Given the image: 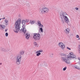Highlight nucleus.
Returning <instances> with one entry per match:
<instances>
[{"mask_svg":"<svg viewBox=\"0 0 80 80\" xmlns=\"http://www.w3.org/2000/svg\"><path fill=\"white\" fill-rule=\"evenodd\" d=\"M66 15H68V14L65 12H60V17L62 22V23L65 22L68 25H70V23H69V19Z\"/></svg>","mask_w":80,"mask_h":80,"instance_id":"obj_1","label":"nucleus"},{"mask_svg":"<svg viewBox=\"0 0 80 80\" xmlns=\"http://www.w3.org/2000/svg\"><path fill=\"white\" fill-rule=\"evenodd\" d=\"M26 22H28V21H27V20H22V24L23 25V26H22V28H21L20 30V31H22L24 34L26 33V32H27V29L25 28V27L26 23Z\"/></svg>","mask_w":80,"mask_h":80,"instance_id":"obj_2","label":"nucleus"},{"mask_svg":"<svg viewBox=\"0 0 80 80\" xmlns=\"http://www.w3.org/2000/svg\"><path fill=\"white\" fill-rule=\"evenodd\" d=\"M21 23V19H19L15 23L16 27L15 30H20V25Z\"/></svg>","mask_w":80,"mask_h":80,"instance_id":"obj_3","label":"nucleus"},{"mask_svg":"<svg viewBox=\"0 0 80 80\" xmlns=\"http://www.w3.org/2000/svg\"><path fill=\"white\" fill-rule=\"evenodd\" d=\"M22 60V56L20 54H18L16 58V63L17 65H19L20 64Z\"/></svg>","mask_w":80,"mask_h":80,"instance_id":"obj_4","label":"nucleus"},{"mask_svg":"<svg viewBox=\"0 0 80 80\" xmlns=\"http://www.w3.org/2000/svg\"><path fill=\"white\" fill-rule=\"evenodd\" d=\"M33 38L35 40H40V34L39 33H34Z\"/></svg>","mask_w":80,"mask_h":80,"instance_id":"obj_5","label":"nucleus"},{"mask_svg":"<svg viewBox=\"0 0 80 80\" xmlns=\"http://www.w3.org/2000/svg\"><path fill=\"white\" fill-rule=\"evenodd\" d=\"M61 59L62 61H63V62H65V63H67L68 64H69V63H70V62L68 60V58H64L63 57H61Z\"/></svg>","mask_w":80,"mask_h":80,"instance_id":"obj_6","label":"nucleus"},{"mask_svg":"<svg viewBox=\"0 0 80 80\" xmlns=\"http://www.w3.org/2000/svg\"><path fill=\"white\" fill-rule=\"evenodd\" d=\"M49 11L48 8H42L41 9V12L42 13H47Z\"/></svg>","mask_w":80,"mask_h":80,"instance_id":"obj_7","label":"nucleus"},{"mask_svg":"<svg viewBox=\"0 0 80 80\" xmlns=\"http://www.w3.org/2000/svg\"><path fill=\"white\" fill-rule=\"evenodd\" d=\"M58 45L59 47L61 48L62 50H64V49H65V46L63 43L62 42H59Z\"/></svg>","mask_w":80,"mask_h":80,"instance_id":"obj_8","label":"nucleus"},{"mask_svg":"<svg viewBox=\"0 0 80 80\" xmlns=\"http://www.w3.org/2000/svg\"><path fill=\"white\" fill-rule=\"evenodd\" d=\"M70 32V29L69 28H67L65 30H64L65 33L67 35L68 34H69V33Z\"/></svg>","mask_w":80,"mask_h":80,"instance_id":"obj_9","label":"nucleus"},{"mask_svg":"<svg viewBox=\"0 0 80 80\" xmlns=\"http://www.w3.org/2000/svg\"><path fill=\"white\" fill-rule=\"evenodd\" d=\"M68 58H76V55L72 54V55H70L67 57Z\"/></svg>","mask_w":80,"mask_h":80,"instance_id":"obj_10","label":"nucleus"},{"mask_svg":"<svg viewBox=\"0 0 80 80\" xmlns=\"http://www.w3.org/2000/svg\"><path fill=\"white\" fill-rule=\"evenodd\" d=\"M30 34L27 33L26 34V38L27 40H28L29 39V38H30Z\"/></svg>","mask_w":80,"mask_h":80,"instance_id":"obj_11","label":"nucleus"},{"mask_svg":"<svg viewBox=\"0 0 80 80\" xmlns=\"http://www.w3.org/2000/svg\"><path fill=\"white\" fill-rule=\"evenodd\" d=\"M60 55L61 56H62L63 57H66L67 56V55L65 53H60Z\"/></svg>","mask_w":80,"mask_h":80,"instance_id":"obj_12","label":"nucleus"},{"mask_svg":"<svg viewBox=\"0 0 80 80\" xmlns=\"http://www.w3.org/2000/svg\"><path fill=\"white\" fill-rule=\"evenodd\" d=\"M1 50L2 52H7V49L3 48H1Z\"/></svg>","mask_w":80,"mask_h":80,"instance_id":"obj_13","label":"nucleus"},{"mask_svg":"<svg viewBox=\"0 0 80 80\" xmlns=\"http://www.w3.org/2000/svg\"><path fill=\"white\" fill-rule=\"evenodd\" d=\"M74 68H76V69H78V70H80V68L79 66L77 65L74 66Z\"/></svg>","mask_w":80,"mask_h":80,"instance_id":"obj_14","label":"nucleus"},{"mask_svg":"<svg viewBox=\"0 0 80 80\" xmlns=\"http://www.w3.org/2000/svg\"><path fill=\"white\" fill-rule=\"evenodd\" d=\"M34 44L36 47H38V45L36 42H34Z\"/></svg>","mask_w":80,"mask_h":80,"instance_id":"obj_15","label":"nucleus"},{"mask_svg":"<svg viewBox=\"0 0 80 80\" xmlns=\"http://www.w3.org/2000/svg\"><path fill=\"white\" fill-rule=\"evenodd\" d=\"M43 51L42 50H40L39 51H38L36 52V53H42L43 52Z\"/></svg>","mask_w":80,"mask_h":80,"instance_id":"obj_16","label":"nucleus"},{"mask_svg":"<svg viewBox=\"0 0 80 80\" xmlns=\"http://www.w3.org/2000/svg\"><path fill=\"white\" fill-rule=\"evenodd\" d=\"M1 27L2 28V29H4L5 28V26H4V25H0V28Z\"/></svg>","mask_w":80,"mask_h":80,"instance_id":"obj_17","label":"nucleus"},{"mask_svg":"<svg viewBox=\"0 0 80 80\" xmlns=\"http://www.w3.org/2000/svg\"><path fill=\"white\" fill-rule=\"evenodd\" d=\"M20 55H23L24 54V51H21L20 52Z\"/></svg>","mask_w":80,"mask_h":80,"instance_id":"obj_18","label":"nucleus"},{"mask_svg":"<svg viewBox=\"0 0 80 80\" xmlns=\"http://www.w3.org/2000/svg\"><path fill=\"white\" fill-rule=\"evenodd\" d=\"M35 21H30V23L32 24H34V23H35Z\"/></svg>","mask_w":80,"mask_h":80,"instance_id":"obj_19","label":"nucleus"},{"mask_svg":"<svg viewBox=\"0 0 80 80\" xmlns=\"http://www.w3.org/2000/svg\"><path fill=\"white\" fill-rule=\"evenodd\" d=\"M38 26H39V28H43V25L42 24H40L39 25H38Z\"/></svg>","mask_w":80,"mask_h":80,"instance_id":"obj_20","label":"nucleus"},{"mask_svg":"<svg viewBox=\"0 0 80 80\" xmlns=\"http://www.w3.org/2000/svg\"><path fill=\"white\" fill-rule=\"evenodd\" d=\"M5 22L6 23V25H8V21L7 20V19H5Z\"/></svg>","mask_w":80,"mask_h":80,"instance_id":"obj_21","label":"nucleus"},{"mask_svg":"<svg viewBox=\"0 0 80 80\" xmlns=\"http://www.w3.org/2000/svg\"><path fill=\"white\" fill-rule=\"evenodd\" d=\"M40 55H41V53L40 52H38L37 54L36 55L38 57V56H40Z\"/></svg>","mask_w":80,"mask_h":80,"instance_id":"obj_22","label":"nucleus"},{"mask_svg":"<svg viewBox=\"0 0 80 80\" xmlns=\"http://www.w3.org/2000/svg\"><path fill=\"white\" fill-rule=\"evenodd\" d=\"M53 55H54V54H53V53H51V54H50L49 55L51 57H53Z\"/></svg>","mask_w":80,"mask_h":80,"instance_id":"obj_23","label":"nucleus"},{"mask_svg":"<svg viewBox=\"0 0 80 80\" xmlns=\"http://www.w3.org/2000/svg\"><path fill=\"white\" fill-rule=\"evenodd\" d=\"M39 30H40L42 33H43V28H39Z\"/></svg>","mask_w":80,"mask_h":80,"instance_id":"obj_24","label":"nucleus"},{"mask_svg":"<svg viewBox=\"0 0 80 80\" xmlns=\"http://www.w3.org/2000/svg\"><path fill=\"white\" fill-rule=\"evenodd\" d=\"M38 25H39L41 24V22H40V21H38Z\"/></svg>","mask_w":80,"mask_h":80,"instance_id":"obj_25","label":"nucleus"},{"mask_svg":"<svg viewBox=\"0 0 80 80\" xmlns=\"http://www.w3.org/2000/svg\"><path fill=\"white\" fill-rule=\"evenodd\" d=\"M66 69H67V67H65L63 68V71H65V70H66Z\"/></svg>","mask_w":80,"mask_h":80,"instance_id":"obj_26","label":"nucleus"},{"mask_svg":"<svg viewBox=\"0 0 80 80\" xmlns=\"http://www.w3.org/2000/svg\"><path fill=\"white\" fill-rule=\"evenodd\" d=\"M8 33L6 32L5 34L6 37H8Z\"/></svg>","mask_w":80,"mask_h":80,"instance_id":"obj_27","label":"nucleus"},{"mask_svg":"<svg viewBox=\"0 0 80 80\" xmlns=\"http://www.w3.org/2000/svg\"><path fill=\"white\" fill-rule=\"evenodd\" d=\"M69 54H70V55H73V53L71 52L69 53Z\"/></svg>","mask_w":80,"mask_h":80,"instance_id":"obj_28","label":"nucleus"},{"mask_svg":"<svg viewBox=\"0 0 80 80\" xmlns=\"http://www.w3.org/2000/svg\"><path fill=\"white\" fill-rule=\"evenodd\" d=\"M67 49H68V50H71V48H69L68 47H67Z\"/></svg>","mask_w":80,"mask_h":80,"instance_id":"obj_29","label":"nucleus"},{"mask_svg":"<svg viewBox=\"0 0 80 80\" xmlns=\"http://www.w3.org/2000/svg\"><path fill=\"white\" fill-rule=\"evenodd\" d=\"M76 38H79V36L78 35H77L76 36Z\"/></svg>","mask_w":80,"mask_h":80,"instance_id":"obj_30","label":"nucleus"},{"mask_svg":"<svg viewBox=\"0 0 80 80\" xmlns=\"http://www.w3.org/2000/svg\"><path fill=\"white\" fill-rule=\"evenodd\" d=\"M14 32L16 33H18V31H14Z\"/></svg>","mask_w":80,"mask_h":80,"instance_id":"obj_31","label":"nucleus"},{"mask_svg":"<svg viewBox=\"0 0 80 80\" xmlns=\"http://www.w3.org/2000/svg\"><path fill=\"white\" fill-rule=\"evenodd\" d=\"M75 9L76 10H78V8H76Z\"/></svg>","mask_w":80,"mask_h":80,"instance_id":"obj_32","label":"nucleus"},{"mask_svg":"<svg viewBox=\"0 0 80 80\" xmlns=\"http://www.w3.org/2000/svg\"><path fill=\"white\" fill-rule=\"evenodd\" d=\"M7 30H8V29H6L5 30V32H7Z\"/></svg>","mask_w":80,"mask_h":80,"instance_id":"obj_33","label":"nucleus"},{"mask_svg":"<svg viewBox=\"0 0 80 80\" xmlns=\"http://www.w3.org/2000/svg\"><path fill=\"white\" fill-rule=\"evenodd\" d=\"M78 60H80V58H78Z\"/></svg>","mask_w":80,"mask_h":80,"instance_id":"obj_34","label":"nucleus"},{"mask_svg":"<svg viewBox=\"0 0 80 80\" xmlns=\"http://www.w3.org/2000/svg\"><path fill=\"white\" fill-rule=\"evenodd\" d=\"M2 64V63L1 62L0 63V65H1Z\"/></svg>","mask_w":80,"mask_h":80,"instance_id":"obj_35","label":"nucleus"},{"mask_svg":"<svg viewBox=\"0 0 80 80\" xmlns=\"http://www.w3.org/2000/svg\"><path fill=\"white\" fill-rule=\"evenodd\" d=\"M5 18H2V19H5Z\"/></svg>","mask_w":80,"mask_h":80,"instance_id":"obj_36","label":"nucleus"},{"mask_svg":"<svg viewBox=\"0 0 80 80\" xmlns=\"http://www.w3.org/2000/svg\"><path fill=\"white\" fill-rule=\"evenodd\" d=\"M2 20V18L0 19V20Z\"/></svg>","mask_w":80,"mask_h":80,"instance_id":"obj_37","label":"nucleus"},{"mask_svg":"<svg viewBox=\"0 0 80 80\" xmlns=\"http://www.w3.org/2000/svg\"><path fill=\"white\" fill-rule=\"evenodd\" d=\"M78 40H80V38H79L78 39Z\"/></svg>","mask_w":80,"mask_h":80,"instance_id":"obj_38","label":"nucleus"}]
</instances>
